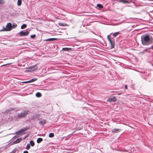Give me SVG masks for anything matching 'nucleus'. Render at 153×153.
Masks as SVG:
<instances>
[{"label":"nucleus","instance_id":"7ed1b4c3","mask_svg":"<svg viewBox=\"0 0 153 153\" xmlns=\"http://www.w3.org/2000/svg\"><path fill=\"white\" fill-rule=\"evenodd\" d=\"M107 39L110 44L111 48H113L114 47L115 43L113 38H111L110 35H108L107 36Z\"/></svg>","mask_w":153,"mask_h":153},{"label":"nucleus","instance_id":"7c9ffc66","mask_svg":"<svg viewBox=\"0 0 153 153\" xmlns=\"http://www.w3.org/2000/svg\"><path fill=\"white\" fill-rule=\"evenodd\" d=\"M12 110H13V109L12 108H11V109H8V110H7V111L8 112H9L10 111H11Z\"/></svg>","mask_w":153,"mask_h":153},{"label":"nucleus","instance_id":"c85d7f7f","mask_svg":"<svg viewBox=\"0 0 153 153\" xmlns=\"http://www.w3.org/2000/svg\"><path fill=\"white\" fill-rule=\"evenodd\" d=\"M23 153H28V152L27 151H24Z\"/></svg>","mask_w":153,"mask_h":153},{"label":"nucleus","instance_id":"f257e3e1","mask_svg":"<svg viewBox=\"0 0 153 153\" xmlns=\"http://www.w3.org/2000/svg\"><path fill=\"white\" fill-rule=\"evenodd\" d=\"M141 42L142 45L148 46L153 43V38L150 36L143 34L141 36Z\"/></svg>","mask_w":153,"mask_h":153},{"label":"nucleus","instance_id":"a211bd4d","mask_svg":"<svg viewBox=\"0 0 153 153\" xmlns=\"http://www.w3.org/2000/svg\"><path fill=\"white\" fill-rule=\"evenodd\" d=\"M22 1L21 0H18L17 1V5L20 6L21 5Z\"/></svg>","mask_w":153,"mask_h":153},{"label":"nucleus","instance_id":"473e14b6","mask_svg":"<svg viewBox=\"0 0 153 153\" xmlns=\"http://www.w3.org/2000/svg\"><path fill=\"white\" fill-rule=\"evenodd\" d=\"M10 63H8V64H5V65H2L1 66H4V65H10Z\"/></svg>","mask_w":153,"mask_h":153},{"label":"nucleus","instance_id":"f03ea898","mask_svg":"<svg viewBox=\"0 0 153 153\" xmlns=\"http://www.w3.org/2000/svg\"><path fill=\"white\" fill-rule=\"evenodd\" d=\"M5 27H3V29L0 30V32L3 31H10L12 29V25L11 23H8L7 24Z\"/></svg>","mask_w":153,"mask_h":153},{"label":"nucleus","instance_id":"f704fd0d","mask_svg":"<svg viewBox=\"0 0 153 153\" xmlns=\"http://www.w3.org/2000/svg\"><path fill=\"white\" fill-rule=\"evenodd\" d=\"M120 24V23H118V24H114V25H119V24Z\"/></svg>","mask_w":153,"mask_h":153},{"label":"nucleus","instance_id":"72a5a7b5","mask_svg":"<svg viewBox=\"0 0 153 153\" xmlns=\"http://www.w3.org/2000/svg\"><path fill=\"white\" fill-rule=\"evenodd\" d=\"M147 51V49H145V50H144L143 51V52L144 51Z\"/></svg>","mask_w":153,"mask_h":153},{"label":"nucleus","instance_id":"1a4fd4ad","mask_svg":"<svg viewBox=\"0 0 153 153\" xmlns=\"http://www.w3.org/2000/svg\"><path fill=\"white\" fill-rule=\"evenodd\" d=\"M119 2L124 4L129 3L128 1L125 0H119Z\"/></svg>","mask_w":153,"mask_h":153},{"label":"nucleus","instance_id":"f8f14e48","mask_svg":"<svg viewBox=\"0 0 153 153\" xmlns=\"http://www.w3.org/2000/svg\"><path fill=\"white\" fill-rule=\"evenodd\" d=\"M71 49L72 48H62V50L65 51H68L71 50Z\"/></svg>","mask_w":153,"mask_h":153},{"label":"nucleus","instance_id":"b1692460","mask_svg":"<svg viewBox=\"0 0 153 153\" xmlns=\"http://www.w3.org/2000/svg\"><path fill=\"white\" fill-rule=\"evenodd\" d=\"M30 144H27V145L26 147V149L27 150H28L30 149Z\"/></svg>","mask_w":153,"mask_h":153},{"label":"nucleus","instance_id":"423d86ee","mask_svg":"<svg viewBox=\"0 0 153 153\" xmlns=\"http://www.w3.org/2000/svg\"><path fill=\"white\" fill-rule=\"evenodd\" d=\"M29 33V32L26 30L21 31L19 33V35L21 36H25L27 35Z\"/></svg>","mask_w":153,"mask_h":153},{"label":"nucleus","instance_id":"c756f323","mask_svg":"<svg viewBox=\"0 0 153 153\" xmlns=\"http://www.w3.org/2000/svg\"><path fill=\"white\" fill-rule=\"evenodd\" d=\"M114 130H115V131H118L119 130V129H117V128H114Z\"/></svg>","mask_w":153,"mask_h":153},{"label":"nucleus","instance_id":"20e7f679","mask_svg":"<svg viewBox=\"0 0 153 153\" xmlns=\"http://www.w3.org/2000/svg\"><path fill=\"white\" fill-rule=\"evenodd\" d=\"M29 111L28 110H25L24 112L20 114H18L17 115V117H22L26 116L27 114Z\"/></svg>","mask_w":153,"mask_h":153},{"label":"nucleus","instance_id":"a878e982","mask_svg":"<svg viewBox=\"0 0 153 153\" xmlns=\"http://www.w3.org/2000/svg\"><path fill=\"white\" fill-rule=\"evenodd\" d=\"M30 37L32 38H34L36 37V35L35 34L32 35H30Z\"/></svg>","mask_w":153,"mask_h":153},{"label":"nucleus","instance_id":"bb28decb","mask_svg":"<svg viewBox=\"0 0 153 153\" xmlns=\"http://www.w3.org/2000/svg\"><path fill=\"white\" fill-rule=\"evenodd\" d=\"M4 2L3 0H0V4H3Z\"/></svg>","mask_w":153,"mask_h":153},{"label":"nucleus","instance_id":"6e6552de","mask_svg":"<svg viewBox=\"0 0 153 153\" xmlns=\"http://www.w3.org/2000/svg\"><path fill=\"white\" fill-rule=\"evenodd\" d=\"M116 100L117 99L115 97H111L108 99V101L109 102L116 101Z\"/></svg>","mask_w":153,"mask_h":153},{"label":"nucleus","instance_id":"9d476101","mask_svg":"<svg viewBox=\"0 0 153 153\" xmlns=\"http://www.w3.org/2000/svg\"><path fill=\"white\" fill-rule=\"evenodd\" d=\"M22 140L21 138H18L14 142V143H19Z\"/></svg>","mask_w":153,"mask_h":153},{"label":"nucleus","instance_id":"2eb2a0df","mask_svg":"<svg viewBox=\"0 0 153 153\" xmlns=\"http://www.w3.org/2000/svg\"><path fill=\"white\" fill-rule=\"evenodd\" d=\"M37 80V78H34L32 79H30V80H29L28 82H29V83L31 82H34V81H36Z\"/></svg>","mask_w":153,"mask_h":153},{"label":"nucleus","instance_id":"0eeeda50","mask_svg":"<svg viewBox=\"0 0 153 153\" xmlns=\"http://www.w3.org/2000/svg\"><path fill=\"white\" fill-rule=\"evenodd\" d=\"M27 128H25L23 129H22L19 131L16 132V134L17 135H20L21 134H23V133L27 131Z\"/></svg>","mask_w":153,"mask_h":153},{"label":"nucleus","instance_id":"f3484780","mask_svg":"<svg viewBox=\"0 0 153 153\" xmlns=\"http://www.w3.org/2000/svg\"><path fill=\"white\" fill-rule=\"evenodd\" d=\"M36 96L37 97H40L41 96L42 94L40 92H37L36 94Z\"/></svg>","mask_w":153,"mask_h":153},{"label":"nucleus","instance_id":"412c9836","mask_svg":"<svg viewBox=\"0 0 153 153\" xmlns=\"http://www.w3.org/2000/svg\"><path fill=\"white\" fill-rule=\"evenodd\" d=\"M30 145L32 146H33L34 145V144H35L34 143L33 140L30 141Z\"/></svg>","mask_w":153,"mask_h":153},{"label":"nucleus","instance_id":"393cba45","mask_svg":"<svg viewBox=\"0 0 153 153\" xmlns=\"http://www.w3.org/2000/svg\"><path fill=\"white\" fill-rule=\"evenodd\" d=\"M17 25L16 24H13L12 25V29L13 28H14L16 27H17Z\"/></svg>","mask_w":153,"mask_h":153},{"label":"nucleus","instance_id":"aec40b11","mask_svg":"<svg viewBox=\"0 0 153 153\" xmlns=\"http://www.w3.org/2000/svg\"><path fill=\"white\" fill-rule=\"evenodd\" d=\"M59 25L60 26H67V24H64L62 23H59Z\"/></svg>","mask_w":153,"mask_h":153},{"label":"nucleus","instance_id":"2f4dec72","mask_svg":"<svg viewBox=\"0 0 153 153\" xmlns=\"http://www.w3.org/2000/svg\"><path fill=\"white\" fill-rule=\"evenodd\" d=\"M125 89H127V85H125Z\"/></svg>","mask_w":153,"mask_h":153},{"label":"nucleus","instance_id":"6ab92c4d","mask_svg":"<svg viewBox=\"0 0 153 153\" xmlns=\"http://www.w3.org/2000/svg\"><path fill=\"white\" fill-rule=\"evenodd\" d=\"M27 27V25L26 24H23L21 26V28L22 29H23L24 28H25Z\"/></svg>","mask_w":153,"mask_h":153},{"label":"nucleus","instance_id":"9b49d317","mask_svg":"<svg viewBox=\"0 0 153 153\" xmlns=\"http://www.w3.org/2000/svg\"><path fill=\"white\" fill-rule=\"evenodd\" d=\"M120 33L119 32H116L114 33L113 34V36L114 37H115L117 36H118V35L120 34Z\"/></svg>","mask_w":153,"mask_h":153},{"label":"nucleus","instance_id":"ddd939ff","mask_svg":"<svg viewBox=\"0 0 153 153\" xmlns=\"http://www.w3.org/2000/svg\"><path fill=\"white\" fill-rule=\"evenodd\" d=\"M46 123V120H42L39 121V123L40 124L43 125Z\"/></svg>","mask_w":153,"mask_h":153},{"label":"nucleus","instance_id":"5701e85b","mask_svg":"<svg viewBox=\"0 0 153 153\" xmlns=\"http://www.w3.org/2000/svg\"><path fill=\"white\" fill-rule=\"evenodd\" d=\"M54 136V134L53 133H51L49 134V137H52Z\"/></svg>","mask_w":153,"mask_h":153},{"label":"nucleus","instance_id":"dca6fc26","mask_svg":"<svg viewBox=\"0 0 153 153\" xmlns=\"http://www.w3.org/2000/svg\"><path fill=\"white\" fill-rule=\"evenodd\" d=\"M56 39L55 38H49V39H46V41H52L55 40H56Z\"/></svg>","mask_w":153,"mask_h":153},{"label":"nucleus","instance_id":"39448f33","mask_svg":"<svg viewBox=\"0 0 153 153\" xmlns=\"http://www.w3.org/2000/svg\"><path fill=\"white\" fill-rule=\"evenodd\" d=\"M38 68V67L36 65L32 67H29L28 68V70L26 71H35Z\"/></svg>","mask_w":153,"mask_h":153},{"label":"nucleus","instance_id":"4be33fe9","mask_svg":"<svg viewBox=\"0 0 153 153\" xmlns=\"http://www.w3.org/2000/svg\"><path fill=\"white\" fill-rule=\"evenodd\" d=\"M97 6L99 9H101L103 8L102 6L100 4H98L97 5Z\"/></svg>","mask_w":153,"mask_h":153},{"label":"nucleus","instance_id":"cd10ccee","mask_svg":"<svg viewBox=\"0 0 153 153\" xmlns=\"http://www.w3.org/2000/svg\"><path fill=\"white\" fill-rule=\"evenodd\" d=\"M29 82V81H27L23 82V83H29V82Z\"/></svg>","mask_w":153,"mask_h":153},{"label":"nucleus","instance_id":"4468645a","mask_svg":"<svg viewBox=\"0 0 153 153\" xmlns=\"http://www.w3.org/2000/svg\"><path fill=\"white\" fill-rule=\"evenodd\" d=\"M43 139L42 138H39L37 140V142L38 143H39L42 141Z\"/></svg>","mask_w":153,"mask_h":153}]
</instances>
